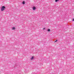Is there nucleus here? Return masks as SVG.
<instances>
[{
  "mask_svg": "<svg viewBox=\"0 0 74 74\" xmlns=\"http://www.w3.org/2000/svg\"><path fill=\"white\" fill-rule=\"evenodd\" d=\"M59 0H56L55 1H56V2H57V1H58Z\"/></svg>",
  "mask_w": 74,
  "mask_h": 74,
  "instance_id": "5",
  "label": "nucleus"
},
{
  "mask_svg": "<svg viewBox=\"0 0 74 74\" xmlns=\"http://www.w3.org/2000/svg\"><path fill=\"white\" fill-rule=\"evenodd\" d=\"M23 4H25V1H23Z\"/></svg>",
  "mask_w": 74,
  "mask_h": 74,
  "instance_id": "4",
  "label": "nucleus"
},
{
  "mask_svg": "<svg viewBox=\"0 0 74 74\" xmlns=\"http://www.w3.org/2000/svg\"><path fill=\"white\" fill-rule=\"evenodd\" d=\"M43 30H44V29H45V28H43Z\"/></svg>",
  "mask_w": 74,
  "mask_h": 74,
  "instance_id": "9",
  "label": "nucleus"
},
{
  "mask_svg": "<svg viewBox=\"0 0 74 74\" xmlns=\"http://www.w3.org/2000/svg\"><path fill=\"white\" fill-rule=\"evenodd\" d=\"M36 8V7H33V10H35Z\"/></svg>",
  "mask_w": 74,
  "mask_h": 74,
  "instance_id": "2",
  "label": "nucleus"
},
{
  "mask_svg": "<svg viewBox=\"0 0 74 74\" xmlns=\"http://www.w3.org/2000/svg\"><path fill=\"white\" fill-rule=\"evenodd\" d=\"M14 29H15V27H13V29L14 30Z\"/></svg>",
  "mask_w": 74,
  "mask_h": 74,
  "instance_id": "6",
  "label": "nucleus"
},
{
  "mask_svg": "<svg viewBox=\"0 0 74 74\" xmlns=\"http://www.w3.org/2000/svg\"><path fill=\"white\" fill-rule=\"evenodd\" d=\"M48 32H49L50 31V30L49 29H48Z\"/></svg>",
  "mask_w": 74,
  "mask_h": 74,
  "instance_id": "7",
  "label": "nucleus"
},
{
  "mask_svg": "<svg viewBox=\"0 0 74 74\" xmlns=\"http://www.w3.org/2000/svg\"><path fill=\"white\" fill-rule=\"evenodd\" d=\"M5 8V7L3 6L2 7V8L1 9V11H3L4 10V9Z\"/></svg>",
  "mask_w": 74,
  "mask_h": 74,
  "instance_id": "1",
  "label": "nucleus"
},
{
  "mask_svg": "<svg viewBox=\"0 0 74 74\" xmlns=\"http://www.w3.org/2000/svg\"><path fill=\"white\" fill-rule=\"evenodd\" d=\"M57 41H58V40H56V41L55 42H57Z\"/></svg>",
  "mask_w": 74,
  "mask_h": 74,
  "instance_id": "8",
  "label": "nucleus"
},
{
  "mask_svg": "<svg viewBox=\"0 0 74 74\" xmlns=\"http://www.w3.org/2000/svg\"><path fill=\"white\" fill-rule=\"evenodd\" d=\"M33 58H34V57H32L31 58V60H32V59H33Z\"/></svg>",
  "mask_w": 74,
  "mask_h": 74,
  "instance_id": "3",
  "label": "nucleus"
},
{
  "mask_svg": "<svg viewBox=\"0 0 74 74\" xmlns=\"http://www.w3.org/2000/svg\"><path fill=\"white\" fill-rule=\"evenodd\" d=\"M73 21H74V18L73 19Z\"/></svg>",
  "mask_w": 74,
  "mask_h": 74,
  "instance_id": "10",
  "label": "nucleus"
}]
</instances>
